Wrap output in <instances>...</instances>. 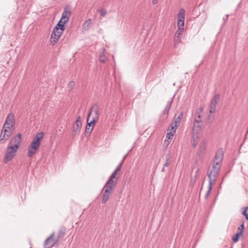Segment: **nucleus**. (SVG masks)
<instances>
[{"mask_svg": "<svg viewBox=\"0 0 248 248\" xmlns=\"http://www.w3.org/2000/svg\"><path fill=\"white\" fill-rule=\"evenodd\" d=\"M198 143V141H197L196 140H194L192 143V146L193 147L195 148Z\"/></svg>", "mask_w": 248, "mask_h": 248, "instance_id": "38", "label": "nucleus"}, {"mask_svg": "<svg viewBox=\"0 0 248 248\" xmlns=\"http://www.w3.org/2000/svg\"><path fill=\"white\" fill-rule=\"evenodd\" d=\"M206 148V144L205 141H202L199 147V154H203L204 153Z\"/></svg>", "mask_w": 248, "mask_h": 248, "instance_id": "17", "label": "nucleus"}, {"mask_svg": "<svg viewBox=\"0 0 248 248\" xmlns=\"http://www.w3.org/2000/svg\"><path fill=\"white\" fill-rule=\"evenodd\" d=\"M115 187L105 184L104 186L105 191L103 195L102 199V202L104 204L106 203L107 201L108 200L109 197L111 194L112 193L113 190L115 189Z\"/></svg>", "mask_w": 248, "mask_h": 248, "instance_id": "7", "label": "nucleus"}, {"mask_svg": "<svg viewBox=\"0 0 248 248\" xmlns=\"http://www.w3.org/2000/svg\"><path fill=\"white\" fill-rule=\"evenodd\" d=\"M228 16H225V17H223V20H224V22H225L227 20V19H228Z\"/></svg>", "mask_w": 248, "mask_h": 248, "instance_id": "41", "label": "nucleus"}, {"mask_svg": "<svg viewBox=\"0 0 248 248\" xmlns=\"http://www.w3.org/2000/svg\"><path fill=\"white\" fill-rule=\"evenodd\" d=\"M224 155V152L222 148L219 149L216 153L215 156V163H218L220 164L223 160Z\"/></svg>", "mask_w": 248, "mask_h": 248, "instance_id": "15", "label": "nucleus"}, {"mask_svg": "<svg viewBox=\"0 0 248 248\" xmlns=\"http://www.w3.org/2000/svg\"><path fill=\"white\" fill-rule=\"evenodd\" d=\"M201 125L200 123H196V122L194 123L193 125V132H195L197 133L199 130L200 129Z\"/></svg>", "mask_w": 248, "mask_h": 248, "instance_id": "28", "label": "nucleus"}, {"mask_svg": "<svg viewBox=\"0 0 248 248\" xmlns=\"http://www.w3.org/2000/svg\"><path fill=\"white\" fill-rule=\"evenodd\" d=\"M99 117L98 106L97 105L95 104L91 108L87 118H88V120L91 119L96 123L99 119Z\"/></svg>", "mask_w": 248, "mask_h": 248, "instance_id": "6", "label": "nucleus"}, {"mask_svg": "<svg viewBox=\"0 0 248 248\" xmlns=\"http://www.w3.org/2000/svg\"><path fill=\"white\" fill-rule=\"evenodd\" d=\"M96 122H93V121H92L91 120V121L88 120V118H87V125L86 126V130H85L86 136H87V134L88 135L91 134V133H92V132L93 130L94 124Z\"/></svg>", "mask_w": 248, "mask_h": 248, "instance_id": "14", "label": "nucleus"}, {"mask_svg": "<svg viewBox=\"0 0 248 248\" xmlns=\"http://www.w3.org/2000/svg\"><path fill=\"white\" fill-rule=\"evenodd\" d=\"M15 125L14 115L9 113L6 119L0 135V142L3 143L11 137L14 132Z\"/></svg>", "mask_w": 248, "mask_h": 248, "instance_id": "1", "label": "nucleus"}, {"mask_svg": "<svg viewBox=\"0 0 248 248\" xmlns=\"http://www.w3.org/2000/svg\"><path fill=\"white\" fill-rule=\"evenodd\" d=\"M199 171V169H198L196 170V172H198Z\"/></svg>", "mask_w": 248, "mask_h": 248, "instance_id": "45", "label": "nucleus"}, {"mask_svg": "<svg viewBox=\"0 0 248 248\" xmlns=\"http://www.w3.org/2000/svg\"><path fill=\"white\" fill-rule=\"evenodd\" d=\"M127 155H126L125 156H124L123 159L121 161H123V163L124 162L126 157Z\"/></svg>", "mask_w": 248, "mask_h": 248, "instance_id": "42", "label": "nucleus"}, {"mask_svg": "<svg viewBox=\"0 0 248 248\" xmlns=\"http://www.w3.org/2000/svg\"><path fill=\"white\" fill-rule=\"evenodd\" d=\"M172 99H170V100H169L165 107V108L163 110V114L168 115L169 114V112L170 109V108L171 107V104L172 103Z\"/></svg>", "mask_w": 248, "mask_h": 248, "instance_id": "16", "label": "nucleus"}, {"mask_svg": "<svg viewBox=\"0 0 248 248\" xmlns=\"http://www.w3.org/2000/svg\"><path fill=\"white\" fill-rule=\"evenodd\" d=\"M216 106H217L216 105H215L213 103H210V104L209 105V108H210L209 112L210 113H213L215 112Z\"/></svg>", "mask_w": 248, "mask_h": 248, "instance_id": "29", "label": "nucleus"}, {"mask_svg": "<svg viewBox=\"0 0 248 248\" xmlns=\"http://www.w3.org/2000/svg\"><path fill=\"white\" fill-rule=\"evenodd\" d=\"M174 41L175 43V44H178L181 42V37L180 35H176L175 34L174 37ZM176 44H175V46Z\"/></svg>", "mask_w": 248, "mask_h": 248, "instance_id": "31", "label": "nucleus"}, {"mask_svg": "<svg viewBox=\"0 0 248 248\" xmlns=\"http://www.w3.org/2000/svg\"><path fill=\"white\" fill-rule=\"evenodd\" d=\"M221 168L220 164L218 163H214L213 164L212 169L210 173L208 174L209 180V186L208 189L205 195V199H207L210 194L212 189V185L216 182L217 178L219 172Z\"/></svg>", "mask_w": 248, "mask_h": 248, "instance_id": "2", "label": "nucleus"}, {"mask_svg": "<svg viewBox=\"0 0 248 248\" xmlns=\"http://www.w3.org/2000/svg\"><path fill=\"white\" fill-rule=\"evenodd\" d=\"M123 161H121L119 164H118V165L117 166V167H116V168L115 169L116 170H118V171H120L121 170V169L122 168V166L123 164Z\"/></svg>", "mask_w": 248, "mask_h": 248, "instance_id": "37", "label": "nucleus"}, {"mask_svg": "<svg viewBox=\"0 0 248 248\" xmlns=\"http://www.w3.org/2000/svg\"><path fill=\"white\" fill-rule=\"evenodd\" d=\"M195 117L194 122H196V123H201L202 122V120L200 112H199L198 111H196L195 112Z\"/></svg>", "mask_w": 248, "mask_h": 248, "instance_id": "24", "label": "nucleus"}, {"mask_svg": "<svg viewBox=\"0 0 248 248\" xmlns=\"http://www.w3.org/2000/svg\"><path fill=\"white\" fill-rule=\"evenodd\" d=\"M91 23H92V20L90 19H88L87 21H86L84 23V24L83 25V29L84 30H87L90 27Z\"/></svg>", "mask_w": 248, "mask_h": 248, "instance_id": "22", "label": "nucleus"}, {"mask_svg": "<svg viewBox=\"0 0 248 248\" xmlns=\"http://www.w3.org/2000/svg\"><path fill=\"white\" fill-rule=\"evenodd\" d=\"M17 150V148H15L12 145H8L7 147L5 155L3 159L4 162L7 163L9 161L11 160L15 156Z\"/></svg>", "mask_w": 248, "mask_h": 248, "instance_id": "5", "label": "nucleus"}, {"mask_svg": "<svg viewBox=\"0 0 248 248\" xmlns=\"http://www.w3.org/2000/svg\"><path fill=\"white\" fill-rule=\"evenodd\" d=\"M44 134L43 132L38 133L34 137L28 149V156L32 157L34 155L41 144V140L43 139Z\"/></svg>", "mask_w": 248, "mask_h": 248, "instance_id": "3", "label": "nucleus"}, {"mask_svg": "<svg viewBox=\"0 0 248 248\" xmlns=\"http://www.w3.org/2000/svg\"><path fill=\"white\" fill-rule=\"evenodd\" d=\"M183 117V113L181 112V113L178 115L177 118L174 121V124L179 125L180 124L181 121Z\"/></svg>", "mask_w": 248, "mask_h": 248, "instance_id": "23", "label": "nucleus"}, {"mask_svg": "<svg viewBox=\"0 0 248 248\" xmlns=\"http://www.w3.org/2000/svg\"><path fill=\"white\" fill-rule=\"evenodd\" d=\"M220 95L218 93L215 95L214 98L211 100V103H213L217 105V101L219 99Z\"/></svg>", "mask_w": 248, "mask_h": 248, "instance_id": "26", "label": "nucleus"}, {"mask_svg": "<svg viewBox=\"0 0 248 248\" xmlns=\"http://www.w3.org/2000/svg\"><path fill=\"white\" fill-rule=\"evenodd\" d=\"M178 126V125H177V124H173V123H172V124L171 125V129H170V130L171 131H170V132H168L167 133V135L170 134V136H173L174 133H175L176 130Z\"/></svg>", "mask_w": 248, "mask_h": 248, "instance_id": "21", "label": "nucleus"}, {"mask_svg": "<svg viewBox=\"0 0 248 248\" xmlns=\"http://www.w3.org/2000/svg\"><path fill=\"white\" fill-rule=\"evenodd\" d=\"M177 16H185V10L183 8L181 9Z\"/></svg>", "mask_w": 248, "mask_h": 248, "instance_id": "35", "label": "nucleus"}, {"mask_svg": "<svg viewBox=\"0 0 248 248\" xmlns=\"http://www.w3.org/2000/svg\"><path fill=\"white\" fill-rule=\"evenodd\" d=\"M203 108L202 107H201L197 111H198L199 112L201 113L203 111Z\"/></svg>", "mask_w": 248, "mask_h": 248, "instance_id": "39", "label": "nucleus"}, {"mask_svg": "<svg viewBox=\"0 0 248 248\" xmlns=\"http://www.w3.org/2000/svg\"><path fill=\"white\" fill-rule=\"evenodd\" d=\"M243 209V211L242 214L245 217L246 220L248 221V207H244Z\"/></svg>", "mask_w": 248, "mask_h": 248, "instance_id": "30", "label": "nucleus"}, {"mask_svg": "<svg viewBox=\"0 0 248 248\" xmlns=\"http://www.w3.org/2000/svg\"><path fill=\"white\" fill-rule=\"evenodd\" d=\"M69 19V16H61L60 20L55 27L64 31L65 30L64 25L68 21Z\"/></svg>", "mask_w": 248, "mask_h": 248, "instance_id": "12", "label": "nucleus"}, {"mask_svg": "<svg viewBox=\"0 0 248 248\" xmlns=\"http://www.w3.org/2000/svg\"><path fill=\"white\" fill-rule=\"evenodd\" d=\"M60 242L55 237V232H53L45 240L44 243V248H52L55 245L59 244Z\"/></svg>", "mask_w": 248, "mask_h": 248, "instance_id": "4", "label": "nucleus"}, {"mask_svg": "<svg viewBox=\"0 0 248 248\" xmlns=\"http://www.w3.org/2000/svg\"><path fill=\"white\" fill-rule=\"evenodd\" d=\"M101 16H105L107 14V11L104 9H101L98 10Z\"/></svg>", "mask_w": 248, "mask_h": 248, "instance_id": "36", "label": "nucleus"}, {"mask_svg": "<svg viewBox=\"0 0 248 248\" xmlns=\"http://www.w3.org/2000/svg\"><path fill=\"white\" fill-rule=\"evenodd\" d=\"M164 168H165V167H163V168H162V170H161V171H162V172H164V171H165Z\"/></svg>", "mask_w": 248, "mask_h": 248, "instance_id": "44", "label": "nucleus"}, {"mask_svg": "<svg viewBox=\"0 0 248 248\" xmlns=\"http://www.w3.org/2000/svg\"><path fill=\"white\" fill-rule=\"evenodd\" d=\"M71 15V8L67 6L64 8V11L62 16H70Z\"/></svg>", "mask_w": 248, "mask_h": 248, "instance_id": "27", "label": "nucleus"}, {"mask_svg": "<svg viewBox=\"0 0 248 248\" xmlns=\"http://www.w3.org/2000/svg\"><path fill=\"white\" fill-rule=\"evenodd\" d=\"M177 27L178 28H183L185 24V16H178Z\"/></svg>", "mask_w": 248, "mask_h": 248, "instance_id": "18", "label": "nucleus"}, {"mask_svg": "<svg viewBox=\"0 0 248 248\" xmlns=\"http://www.w3.org/2000/svg\"><path fill=\"white\" fill-rule=\"evenodd\" d=\"M172 136H170V134H169V135H167V137L169 139H170V137H172Z\"/></svg>", "mask_w": 248, "mask_h": 248, "instance_id": "43", "label": "nucleus"}, {"mask_svg": "<svg viewBox=\"0 0 248 248\" xmlns=\"http://www.w3.org/2000/svg\"><path fill=\"white\" fill-rule=\"evenodd\" d=\"M158 0H152V3L154 5L156 4L157 3Z\"/></svg>", "mask_w": 248, "mask_h": 248, "instance_id": "40", "label": "nucleus"}, {"mask_svg": "<svg viewBox=\"0 0 248 248\" xmlns=\"http://www.w3.org/2000/svg\"><path fill=\"white\" fill-rule=\"evenodd\" d=\"M106 53L105 50H103V52L100 54L99 59V61L102 63H104L106 62L107 59V57L106 55Z\"/></svg>", "mask_w": 248, "mask_h": 248, "instance_id": "19", "label": "nucleus"}, {"mask_svg": "<svg viewBox=\"0 0 248 248\" xmlns=\"http://www.w3.org/2000/svg\"><path fill=\"white\" fill-rule=\"evenodd\" d=\"M183 31H184L183 28H180V27L178 28V29L175 32V34H176L177 35H178L180 36L181 35V34L182 33V32H183Z\"/></svg>", "mask_w": 248, "mask_h": 248, "instance_id": "33", "label": "nucleus"}, {"mask_svg": "<svg viewBox=\"0 0 248 248\" xmlns=\"http://www.w3.org/2000/svg\"><path fill=\"white\" fill-rule=\"evenodd\" d=\"M171 157L170 152L165 157V163L164 164V167H168L170 165V160Z\"/></svg>", "mask_w": 248, "mask_h": 248, "instance_id": "20", "label": "nucleus"}, {"mask_svg": "<svg viewBox=\"0 0 248 248\" xmlns=\"http://www.w3.org/2000/svg\"><path fill=\"white\" fill-rule=\"evenodd\" d=\"M66 228L65 227L62 226L59 229L55 237L60 242L62 241L63 237H64L66 232Z\"/></svg>", "mask_w": 248, "mask_h": 248, "instance_id": "13", "label": "nucleus"}, {"mask_svg": "<svg viewBox=\"0 0 248 248\" xmlns=\"http://www.w3.org/2000/svg\"><path fill=\"white\" fill-rule=\"evenodd\" d=\"M80 116H78L77 120L76 121L74 124L73 126V134L72 136L75 137L77 135H78L80 133L81 128L82 126V122L80 120Z\"/></svg>", "mask_w": 248, "mask_h": 248, "instance_id": "10", "label": "nucleus"}, {"mask_svg": "<svg viewBox=\"0 0 248 248\" xmlns=\"http://www.w3.org/2000/svg\"><path fill=\"white\" fill-rule=\"evenodd\" d=\"M244 221H243L241 223V224L240 225V227H238V230L240 231L239 232H241V231L242 232V233H243V231L244 230Z\"/></svg>", "mask_w": 248, "mask_h": 248, "instance_id": "34", "label": "nucleus"}, {"mask_svg": "<svg viewBox=\"0 0 248 248\" xmlns=\"http://www.w3.org/2000/svg\"><path fill=\"white\" fill-rule=\"evenodd\" d=\"M75 82L74 81H71L68 84V88L69 91H71L73 90L75 86Z\"/></svg>", "mask_w": 248, "mask_h": 248, "instance_id": "32", "label": "nucleus"}, {"mask_svg": "<svg viewBox=\"0 0 248 248\" xmlns=\"http://www.w3.org/2000/svg\"><path fill=\"white\" fill-rule=\"evenodd\" d=\"M118 171V170L115 169L112 173L106 183L107 185H110L116 187L119 177V175L117 173Z\"/></svg>", "mask_w": 248, "mask_h": 248, "instance_id": "9", "label": "nucleus"}, {"mask_svg": "<svg viewBox=\"0 0 248 248\" xmlns=\"http://www.w3.org/2000/svg\"><path fill=\"white\" fill-rule=\"evenodd\" d=\"M22 141V135L20 133L18 134L16 136L12 138L9 143V146L12 145L15 148H19L20 144Z\"/></svg>", "mask_w": 248, "mask_h": 248, "instance_id": "11", "label": "nucleus"}, {"mask_svg": "<svg viewBox=\"0 0 248 248\" xmlns=\"http://www.w3.org/2000/svg\"><path fill=\"white\" fill-rule=\"evenodd\" d=\"M63 31H61L55 27L54 28L51 34L50 40V42L53 45H54L59 41V39L62 35Z\"/></svg>", "mask_w": 248, "mask_h": 248, "instance_id": "8", "label": "nucleus"}, {"mask_svg": "<svg viewBox=\"0 0 248 248\" xmlns=\"http://www.w3.org/2000/svg\"><path fill=\"white\" fill-rule=\"evenodd\" d=\"M242 232L236 233L232 238V240L234 243L237 242L239 240V236L242 235Z\"/></svg>", "mask_w": 248, "mask_h": 248, "instance_id": "25", "label": "nucleus"}]
</instances>
